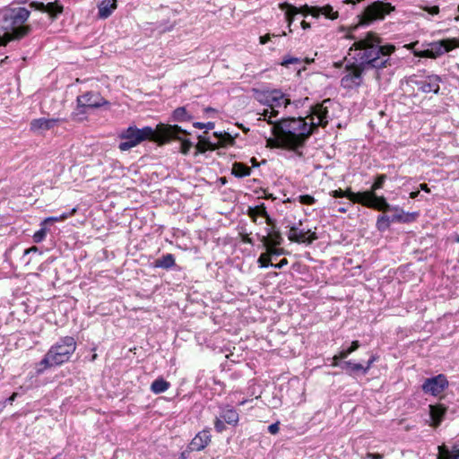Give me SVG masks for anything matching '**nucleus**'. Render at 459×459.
<instances>
[{
  "label": "nucleus",
  "instance_id": "f257e3e1",
  "mask_svg": "<svg viewBox=\"0 0 459 459\" xmlns=\"http://www.w3.org/2000/svg\"><path fill=\"white\" fill-rule=\"evenodd\" d=\"M395 46L390 43L383 44V39L374 31L367 32L363 39L356 40L349 49L360 50L359 64L347 65V74L341 79L342 88L351 90L362 84V74L367 66L377 70L384 69L392 65L390 56L395 52Z\"/></svg>",
  "mask_w": 459,
  "mask_h": 459
},
{
  "label": "nucleus",
  "instance_id": "f03ea898",
  "mask_svg": "<svg viewBox=\"0 0 459 459\" xmlns=\"http://www.w3.org/2000/svg\"><path fill=\"white\" fill-rule=\"evenodd\" d=\"M76 341L73 336L60 338L37 364V373L41 374L49 368L61 366L68 362L76 351Z\"/></svg>",
  "mask_w": 459,
  "mask_h": 459
},
{
  "label": "nucleus",
  "instance_id": "7ed1b4c3",
  "mask_svg": "<svg viewBox=\"0 0 459 459\" xmlns=\"http://www.w3.org/2000/svg\"><path fill=\"white\" fill-rule=\"evenodd\" d=\"M118 137L122 140L118 144V149L121 152L129 151L146 140L156 143L159 146H162V143L166 141L163 138L161 140V137L159 136V124L155 129L151 126L139 129L135 126H130L124 129Z\"/></svg>",
  "mask_w": 459,
  "mask_h": 459
},
{
  "label": "nucleus",
  "instance_id": "20e7f679",
  "mask_svg": "<svg viewBox=\"0 0 459 459\" xmlns=\"http://www.w3.org/2000/svg\"><path fill=\"white\" fill-rule=\"evenodd\" d=\"M274 126L283 139L287 141L290 151L297 152L299 149L304 147L303 130L307 126L306 118H283L275 123Z\"/></svg>",
  "mask_w": 459,
  "mask_h": 459
},
{
  "label": "nucleus",
  "instance_id": "39448f33",
  "mask_svg": "<svg viewBox=\"0 0 459 459\" xmlns=\"http://www.w3.org/2000/svg\"><path fill=\"white\" fill-rule=\"evenodd\" d=\"M190 134L188 131L183 129L178 125L159 123V136L161 137V139H166L162 145L172 141L179 142V152L183 155H188L194 146L193 142L187 138Z\"/></svg>",
  "mask_w": 459,
  "mask_h": 459
},
{
  "label": "nucleus",
  "instance_id": "423d86ee",
  "mask_svg": "<svg viewBox=\"0 0 459 459\" xmlns=\"http://www.w3.org/2000/svg\"><path fill=\"white\" fill-rule=\"evenodd\" d=\"M394 10L395 7L391 3L375 1L368 4L363 12L357 16L359 22L354 29H358L359 26H368L376 21H382Z\"/></svg>",
  "mask_w": 459,
  "mask_h": 459
},
{
  "label": "nucleus",
  "instance_id": "0eeeda50",
  "mask_svg": "<svg viewBox=\"0 0 459 459\" xmlns=\"http://www.w3.org/2000/svg\"><path fill=\"white\" fill-rule=\"evenodd\" d=\"M459 47V40L455 38L446 39L430 43V48L425 50H413L417 57L436 59L446 52H450Z\"/></svg>",
  "mask_w": 459,
  "mask_h": 459
},
{
  "label": "nucleus",
  "instance_id": "6e6552de",
  "mask_svg": "<svg viewBox=\"0 0 459 459\" xmlns=\"http://www.w3.org/2000/svg\"><path fill=\"white\" fill-rule=\"evenodd\" d=\"M76 101V111L72 114L74 119H76V117L79 115L85 114L86 109L88 108H98L108 104L100 93L96 91H87L84 94L78 96Z\"/></svg>",
  "mask_w": 459,
  "mask_h": 459
},
{
  "label": "nucleus",
  "instance_id": "1a4fd4ad",
  "mask_svg": "<svg viewBox=\"0 0 459 459\" xmlns=\"http://www.w3.org/2000/svg\"><path fill=\"white\" fill-rule=\"evenodd\" d=\"M30 14V12L24 7L9 9L4 15V21L7 23L6 29L24 24Z\"/></svg>",
  "mask_w": 459,
  "mask_h": 459
},
{
  "label": "nucleus",
  "instance_id": "9d476101",
  "mask_svg": "<svg viewBox=\"0 0 459 459\" xmlns=\"http://www.w3.org/2000/svg\"><path fill=\"white\" fill-rule=\"evenodd\" d=\"M317 238L318 236L316 231H312L311 230H300L296 225L290 227L288 239L290 242L311 245Z\"/></svg>",
  "mask_w": 459,
  "mask_h": 459
},
{
  "label": "nucleus",
  "instance_id": "9b49d317",
  "mask_svg": "<svg viewBox=\"0 0 459 459\" xmlns=\"http://www.w3.org/2000/svg\"><path fill=\"white\" fill-rule=\"evenodd\" d=\"M448 386V381L445 375L439 374L436 377L427 378L423 385L422 390L425 394H430L434 396L439 395Z\"/></svg>",
  "mask_w": 459,
  "mask_h": 459
},
{
  "label": "nucleus",
  "instance_id": "f8f14e48",
  "mask_svg": "<svg viewBox=\"0 0 459 459\" xmlns=\"http://www.w3.org/2000/svg\"><path fill=\"white\" fill-rule=\"evenodd\" d=\"M362 206L383 212H388L392 209L384 195H377L372 191H366V196L363 200Z\"/></svg>",
  "mask_w": 459,
  "mask_h": 459
},
{
  "label": "nucleus",
  "instance_id": "ddd939ff",
  "mask_svg": "<svg viewBox=\"0 0 459 459\" xmlns=\"http://www.w3.org/2000/svg\"><path fill=\"white\" fill-rule=\"evenodd\" d=\"M331 103L330 99L324 100L321 103H317L311 107L310 115L307 117H310L311 120H314L315 117L318 119L317 125H321V127L325 128L329 123L328 121V107L326 104Z\"/></svg>",
  "mask_w": 459,
  "mask_h": 459
},
{
  "label": "nucleus",
  "instance_id": "4468645a",
  "mask_svg": "<svg viewBox=\"0 0 459 459\" xmlns=\"http://www.w3.org/2000/svg\"><path fill=\"white\" fill-rule=\"evenodd\" d=\"M448 407L444 403H437L429 405L430 422L429 425L434 429L438 428L445 420Z\"/></svg>",
  "mask_w": 459,
  "mask_h": 459
},
{
  "label": "nucleus",
  "instance_id": "2eb2a0df",
  "mask_svg": "<svg viewBox=\"0 0 459 459\" xmlns=\"http://www.w3.org/2000/svg\"><path fill=\"white\" fill-rule=\"evenodd\" d=\"M11 32H5L4 35H0V46L5 47L12 40H19L30 32V27L29 25H20L17 27L10 28Z\"/></svg>",
  "mask_w": 459,
  "mask_h": 459
},
{
  "label": "nucleus",
  "instance_id": "dca6fc26",
  "mask_svg": "<svg viewBox=\"0 0 459 459\" xmlns=\"http://www.w3.org/2000/svg\"><path fill=\"white\" fill-rule=\"evenodd\" d=\"M65 121L64 118L40 117L32 119L30 123V130L33 133L47 131L54 128L58 123Z\"/></svg>",
  "mask_w": 459,
  "mask_h": 459
},
{
  "label": "nucleus",
  "instance_id": "f3484780",
  "mask_svg": "<svg viewBox=\"0 0 459 459\" xmlns=\"http://www.w3.org/2000/svg\"><path fill=\"white\" fill-rule=\"evenodd\" d=\"M441 78L438 75L432 74L427 76L424 80L416 82L418 90L424 93H437L439 91V83Z\"/></svg>",
  "mask_w": 459,
  "mask_h": 459
},
{
  "label": "nucleus",
  "instance_id": "a211bd4d",
  "mask_svg": "<svg viewBox=\"0 0 459 459\" xmlns=\"http://www.w3.org/2000/svg\"><path fill=\"white\" fill-rule=\"evenodd\" d=\"M211 442V435L209 430L198 432L190 442L188 448L190 451H201L204 449Z\"/></svg>",
  "mask_w": 459,
  "mask_h": 459
},
{
  "label": "nucleus",
  "instance_id": "6ab92c4d",
  "mask_svg": "<svg viewBox=\"0 0 459 459\" xmlns=\"http://www.w3.org/2000/svg\"><path fill=\"white\" fill-rule=\"evenodd\" d=\"M266 104L272 109L281 106L286 108L290 104V100L281 91H273L266 96Z\"/></svg>",
  "mask_w": 459,
  "mask_h": 459
},
{
  "label": "nucleus",
  "instance_id": "aec40b11",
  "mask_svg": "<svg viewBox=\"0 0 459 459\" xmlns=\"http://www.w3.org/2000/svg\"><path fill=\"white\" fill-rule=\"evenodd\" d=\"M267 234L265 236H261L260 241L262 242L264 247H269L270 245H281L283 242V238L279 230L267 229Z\"/></svg>",
  "mask_w": 459,
  "mask_h": 459
},
{
  "label": "nucleus",
  "instance_id": "412c9836",
  "mask_svg": "<svg viewBox=\"0 0 459 459\" xmlns=\"http://www.w3.org/2000/svg\"><path fill=\"white\" fill-rule=\"evenodd\" d=\"M391 210L395 212L391 216V220H393V222L409 223L414 221L418 217L417 212H405L403 209L399 208L398 206L393 207Z\"/></svg>",
  "mask_w": 459,
  "mask_h": 459
},
{
  "label": "nucleus",
  "instance_id": "4be33fe9",
  "mask_svg": "<svg viewBox=\"0 0 459 459\" xmlns=\"http://www.w3.org/2000/svg\"><path fill=\"white\" fill-rule=\"evenodd\" d=\"M117 7V0H102L98 5V17L100 19L108 18Z\"/></svg>",
  "mask_w": 459,
  "mask_h": 459
},
{
  "label": "nucleus",
  "instance_id": "5701e85b",
  "mask_svg": "<svg viewBox=\"0 0 459 459\" xmlns=\"http://www.w3.org/2000/svg\"><path fill=\"white\" fill-rule=\"evenodd\" d=\"M279 7L281 10H284L285 8H291L296 13V14L301 13L304 16L311 15L314 18H317V6H310L308 4H304L298 8L289 3H282L280 4Z\"/></svg>",
  "mask_w": 459,
  "mask_h": 459
},
{
  "label": "nucleus",
  "instance_id": "b1692460",
  "mask_svg": "<svg viewBox=\"0 0 459 459\" xmlns=\"http://www.w3.org/2000/svg\"><path fill=\"white\" fill-rule=\"evenodd\" d=\"M272 134L273 137L267 139V147L286 149L290 151V145L287 143V141L283 139V137L281 135V134L278 132L275 126L272 127Z\"/></svg>",
  "mask_w": 459,
  "mask_h": 459
},
{
  "label": "nucleus",
  "instance_id": "393cba45",
  "mask_svg": "<svg viewBox=\"0 0 459 459\" xmlns=\"http://www.w3.org/2000/svg\"><path fill=\"white\" fill-rule=\"evenodd\" d=\"M220 417L229 425L237 426L239 421L238 411L231 406L226 405L221 411Z\"/></svg>",
  "mask_w": 459,
  "mask_h": 459
},
{
  "label": "nucleus",
  "instance_id": "a878e982",
  "mask_svg": "<svg viewBox=\"0 0 459 459\" xmlns=\"http://www.w3.org/2000/svg\"><path fill=\"white\" fill-rule=\"evenodd\" d=\"M198 143H196L195 156L199 154H203L207 151H215L218 149V145L216 143H212L208 138H205L202 135L198 136Z\"/></svg>",
  "mask_w": 459,
  "mask_h": 459
},
{
  "label": "nucleus",
  "instance_id": "bb28decb",
  "mask_svg": "<svg viewBox=\"0 0 459 459\" xmlns=\"http://www.w3.org/2000/svg\"><path fill=\"white\" fill-rule=\"evenodd\" d=\"M194 118L190 111L186 106L175 108L171 113V120L174 122H190Z\"/></svg>",
  "mask_w": 459,
  "mask_h": 459
},
{
  "label": "nucleus",
  "instance_id": "cd10ccee",
  "mask_svg": "<svg viewBox=\"0 0 459 459\" xmlns=\"http://www.w3.org/2000/svg\"><path fill=\"white\" fill-rule=\"evenodd\" d=\"M176 264L175 256L172 254L163 255L160 258L154 261L153 266L155 268H162L169 270Z\"/></svg>",
  "mask_w": 459,
  "mask_h": 459
},
{
  "label": "nucleus",
  "instance_id": "c85d7f7f",
  "mask_svg": "<svg viewBox=\"0 0 459 459\" xmlns=\"http://www.w3.org/2000/svg\"><path fill=\"white\" fill-rule=\"evenodd\" d=\"M213 135L219 139V142L216 143L218 149L233 146L235 144V138L227 132H214Z\"/></svg>",
  "mask_w": 459,
  "mask_h": 459
},
{
  "label": "nucleus",
  "instance_id": "c756f323",
  "mask_svg": "<svg viewBox=\"0 0 459 459\" xmlns=\"http://www.w3.org/2000/svg\"><path fill=\"white\" fill-rule=\"evenodd\" d=\"M247 214L249 216V218L252 220L254 223H256L257 218L259 216L264 217L267 216V211L265 204L263 203L259 205H256L255 207H248Z\"/></svg>",
  "mask_w": 459,
  "mask_h": 459
},
{
  "label": "nucleus",
  "instance_id": "7c9ffc66",
  "mask_svg": "<svg viewBox=\"0 0 459 459\" xmlns=\"http://www.w3.org/2000/svg\"><path fill=\"white\" fill-rule=\"evenodd\" d=\"M170 387V383L160 377L156 378L151 385V391L155 394L166 392Z\"/></svg>",
  "mask_w": 459,
  "mask_h": 459
},
{
  "label": "nucleus",
  "instance_id": "2f4dec72",
  "mask_svg": "<svg viewBox=\"0 0 459 459\" xmlns=\"http://www.w3.org/2000/svg\"><path fill=\"white\" fill-rule=\"evenodd\" d=\"M251 168L242 162H234L231 169V174L236 178H244L251 174Z\"/></svg>",
  "mask_w": 459,
  "mask_h": 459
},
{
  "label": "nucleus",
  "instance_id": "473e14b6",
  "mask_svg": "<svg viewBox=\"0 0 459 459\" xmlns=\"http://www.w3.org/2000/svg\"><path fill=\"white\" fill-rule=\"evenodd\" d=\"M437 459H459V448L454 447L449 450L446 446H438Z\"/></svg>",
  "mask_w": 459,
  "mask_h": 459
},
{
  "label": "nucleus",
  "instance_id": "72a5a7b5",
  "mask_svg": "<svg viewBox=\"0 0 459 459\" xmlns=\"http://www.w3.org/2000/svg\"><path fill=\"white\" fill-rule=\"evenodd\" d=\"M317 18L320 15H324L325 18L330 20H336L339 17V13L333 11V8L330 4H325L322 7L317 6Z\"/></svg>",
  "mask_w": 459,
  "mask_h": 459
},
{
  "label": "nucleus",
  "instance_id": "f704fd0d",
  "mask_svg": "<svg viewBox=\"0 0 459 459\" xmlns=\"http://www.w3.org/2000/svg\"><path fill=\"white\" fill-rule=\"evenodd\" d=\"M344 197L348 198L353 204H359L362 205L363 200L366 196V191L354 193L351 188L343 190Z\"/></svg>",
  "mask_w": 459,
  "mask_h": 459
},
{
  "label": "nucleus",
  "instance_id": "c9c22d12",
  "mask_svg": "<svg viewBox=\"0 0 459 459\" xmlns=\"http://www.w3.org/2000/svg\"><path fill=\"white\" fill-rule=\"evenodd\" d=\"M46 7V13H48L52 19L56 18L57 15L61 14L64 11L63 5L59 4L57 2L48 3Z\"/></svg>",
  "mask_w": 459,
  "mask_h": 459
},
{
  "label": "nucleus",
  "instance_id": "e433bc0d",
  "mask_svg": "<svg viewBox=\"0 0 459 459\" xmlns=\"http://www.w3.org/2000/svg\"><path fill=\"white\" fill-rule=\"evenodd\" d=\"M392 222L391 216L382 214L377 216L376 227L379 231H385L389 229Z\"/></svg>",
  "mask_w": 459,
  "mask_h": 459
},
{
  "label": "nucleus",
  "instance_id": "4c0bfd02",
  "mask_svg": "<svg viewBox=\"0 0 459 459\" xmlns=\"http://www.w3.org/2000/svg\"><path fill=\"white\" fill-rule=\"evenodd\" d=\"M77 212V207H74L73 208L70 212H64L62 213L60 216L58 217H48L47 219H45L43 221H42V225L43 224H47L48 222H56V221H63L72 216H74L75 213Z\"/></svg>",
  "mask_w": 459,
  "mask_h": 459
},
{
  "label": "nucleus",
  "instance_id": "58836bf2",
  "mask_svg": "<svg viewBox=\"0 0 459 459\" xmlns=\"http://www.w3.org/2000/svg\"><path fill=\"white\" fill-rule=\"evenodd\" d=\"M387 179V176L385 174H377L375 178V180L368 191H372L376 193L377 190L382 189Z\"/></svg>",
  "mask_w": 459,
  "mask_h": 459
},
{
  "label": "nucleus",
  "instance_id": "ea45409f",
  "mask_svg": "<svg viewBox=\"0 0 459 459\" xmlns=\"http://www.w3.org/2000/svg\"><path fill=\"white\" fill-rule=\"evenodd\" d=\"M321 125H317V122L311 121L310 125H307V128L303 130L304 146L306 145L308 138L314 134Z\"/></svg>",
  "mask_w": 459,
  "mask_h": 459
},
{
  "label": "nucleus",
  "instance_id": "a19ab883",
  "mask_svg": "<svg viewBox=\"0 0 459 459\" xmlns=\"http://www.w3.org/2000/svg\"><path fill=\"white\" fill-rule=\"evenodd\" d=\"M257 263L260 267L266 268L268 266H272V256L269 251L266 249L264 253H262L258 257Z\"/></svg>",
  "mask_w": 459,
  "mask_h": 459
},
{
  "label": "nucleus",
  "instance_id": "79ce46f5",
  "mask_svg": "<svg viewBox=\"0 0 459 459\" xmlns=\"http://www.w3.org/2000/svg\"><path fill=\"white\" fill-rule=\"evenodd\" d=\"M359 346L360 344L359 341H353L348 349L342 350L339 352V357L346 359L350 354L357 351Z\"/></svg>",
  "mask_w": 459,
  "mask_h": 459
},
{
  "label": "nucleus",
  "instance_id": "37998d69",
  "mask_svg": "<svg viewBox=\"0 0 459 459\" xmlns=\"http://www.w3.org/2000/svg\"><path fill=\"white\" fill-rule=\"evenodd\" d=\"M48 229L46 228V224H41V229L37 230L33 235V241L35 243H40L42 242L47 236Z\"/></svg>",
  "mask_w": 459,
  "mask_h": 459
},
{
  "label": "nucleus",
  "instance_id": "c03bdc74",
  "mask_svg": "<svg viewBox=\"0 0 459 459\" xmlns=\"http://www.w3.org/2000/svg\"><path fill=\"white\" fill-rule=\"evenodd\" d=\"M280 246L281 245H270L264 247L269 251L272 257L274 255H286L288 252L283 247H280Z\"/></svg>",
  "mask_w": 459,
  "mask_h": 459
},
{
  "label": "nucleus",
  "instance_id": "a18cd8bd",
  "mask_svg": "<svg viewBox=\"0 0 459 459\" xmlns=\"http://www.w3.org/2000/svg\"><path fill=\"white\" fill-rule=\"evenodd\" d=\"M285 20L288 23L289 31L292 32L291 25L294 22V17L296 15V13L291 8H285Z\"/></svg>",
  "mask_w": 459,
  "mask_h": 459
},
{
  "label": "nucleus",
  "instance_id": "49530a36",
  "mask_svg": "<svg viewBox=\"0 0 459 459\" xmlns=\"http://www.w3.org/2000/svg\"><path fill=\"white\" fill-rule=\"evenodd\" d=\"M343 368H350L351 372L362 370L364 366L360 363H352L351 360L344 361L342 364Z\"/></svg>",
  "mask_w": 459,
  "mask_h": 459
},
{
  "label": "nucleus",
  "instance_id": "de8ad7c7",
  "mask_svg": "<svg viewBox=\"0 0 459 459\" xmlns=\"http://www.w3.org/2000/svg\"><path fill=\"white\" fill-rule=\"evenodd\" d=\"M300 63H301L300 58L287 56L282 58L280 65L282 66L288 67L290 65L300 64Z\"/></svg>",
  "mask_w": 459,
  "mask_h": 459
},
{
  "label": "nucleus",
  "instance_id": "09e8293b",
  "mask_svg": "<svg viewBox=\"0 0 459 459\" xmlns=\"http://www.w3.org/2000/svg\"><path fill=\"white\" fill-rule=\"evenodd\" d=\"M299 202L304 205H312L316 204V200L310 195H301L299 196Z\"/></svg>",
  "mask_w": 459,
  "mask_h": 459
},
{
  "label": "nucleus",
  "instance_id": "8fccbe9b",
  "mask_svg": "<svg viewBox=\"0 0 459 459\" xmlns=\"http://www.w3.org/2000/svg\"><path fill=\"white\" fill-rule=\"evenodd\" d=\"M214 429L218 433H222L226 429L225 421L221 417L215 418Z\"/></svg>",
  "mask_w": 459,
  "mask_h": 459
},
{
  "label": "nucleus",
  "instance_id": "3c124183",
  "mask_svg": "<svg viewBox=\"0 0 459 459\" xmlns=\"http://www.w3.org/2000/svg\"><path fill=\"white\" fill-rule=\"evenodd\" d=\"M255 193L256 194L262 193V195L259 196L260 198H264L266 200H275L276 199L273 194L267 193V190L264 188H260L259 190H256Z\"/></svg>",
  "mask_w": 459,
  "mask_h": 459
},
{
  "label": "nucleus",
  "instance_id": "603ef678",
  "mask_svg": "<svg viewBox=\"0 0 459 459\" xmlns=\"http://www.w3.org/2000/svg\"><path fill=\"white\" fill-rule=\"evenodd\" d=\"M279 112L276 109V108H273V109H269V119L267 120V123L270 125H273L274 126L275 123H278V121H273V117H276L278 116Z\"/></svg>",
  "mask_w": 459,
  "mask_h": 459
},
{
  "label": "nucleus",
  "instance_id": "864d4df0",
  "mask_svg": "<svg viewBox=\"0 0 459 459\" xmlns=\"http://www.w3.org/2000/svg\"><path fill=\"white\" fill-rule=\"evenodd\" d=\"M30 6L35 8L38 11L46 13V4L42 2H31Z\"/></svg>",
  "mask_w": 459,
  "mask_h": 459
},
{
  "label": "nucleus",
  "instance_id": "5fc2aeb1",
  "mask_svg": "<svg viewBox=\"0 0 459 459\" xmlns=\"http://www.w3.org/2000/svg\"><path fill=\"white\" fill-rule=\"evenodd\" d=\"M265 219L266 224L269 226L268 229H273L278 230L276 226V221L273 218L270 217V215L267 213V216L264 217Z\"/></svg>",
  "mask_w": 459,
  "mask_h": 459
},
{
  "label": "nucleus",
  "instance_id": "6e6d98bb",
  "mask_svg": "<svg viewBox=\"0 0 459 459\" xmlns=\"http://www.w3.org/2000/svg\"><path fill=\"white\" fill-rule=\"evenodd\" d=\"M280 422L277 421L275 423H273L271 424L269 427H268V431L272 434V435H275L279 432L280 430Z\"/></svg>",
  "mask_w": 459,
  "mask_h": 459
},
{
  "label": "nucleus",
  "instance_id": "4d7b16f0",
  "mask_svg": "<svg viewBox=\"0 0 459 459\" xmlns=\"http://www.w3.org/2000/svg\"><path fill=\"white\" fill-rule=\"evenodd\" d=\"M241 241L245 244L253 245V239L249 237L247 233H240Z\"/></svg>",
  "mask_w": 459,
  "mask_h": 459
},
{
  "label": "nucleus",
  "instance_id": "13d9d810",
  "mask_svg": "<svg viewBox=\"0 0 459 459\" xmlns=\"http://www.w3.org/2000/svg\"><path fill=\"white\" fill-rule=\"evenodd\" d=\"M366 458L368 459H383L384 458V455L383 454H379V453H367L366 454Z\"/></svg>",
  "mask_w": 459,
  "mask_h": 459
},
{
  "label": "nucleus",
  "instance_id": "bf43d9fd",
  "mask_svg": "<svg viewBox=\"0 0 459 459\" xmlns=\"http://www.w3.org/2000/svg\"><path fill=\"white\" fill-rule=\"evenodd\" d=\"M331 195L334 198H342V197H344V193H343V190L342 188L333 190Z\"/></svg>",
  "mask_w": 459,
  "mask_h": 459
},
{
  "label": "nucleus",
  "instance_id": "052dcab7",
  "mask_svg": "<svg viewBox=\"0 0 459 459\" xmlns=\"http://www.w3.org/2000/svg\"><path fill=\"white\" fill-rule=\"evenodd\" d=\"M288 264H289L288 259L287 258H283L278 264H273L272 266H273V267H275L277 269H281L283 266L287 265Z\"/></svg>",
  "mask_w": 459,
  "mask_h": 459
},
{
  "label": "nucleus",
  "instance_id": "680f3d73",
  "mask_svg": "<svg viewBox=\"0 0 459 459\" xmlns=\"http://www.w3.org/2000/svg\"><path fill=\"white\" fill-rule=\"evenodd\" d=\"M341 359H344V358H341L339 357V353L334 355L333 358H332V364L331 366L332 367H338L339 366V361Z\"/></svg>",
  "mask_w": 459,
  "mask_h": 459
},
{
  "label": "nucleus",
  "instance_id": "e2e57ef3",
  "mask_svg": "<svg viewBox=\"0 0 459 459\" xmlns=\"http://www.w3.org/2000/svg\"><path fill=\"white\" fill-rule=\"evenodd\" d=\"M270 40H271V34H269V33H267V34H265L264 36H261L260 39H259V42L262 45L266 44Z\"/></svg>",
  "mask_w": 459,
  "mask_h": 459
},
{
  "label": "nucleus",
  "instance_id": "0e129e2a",
  "mask_svg": "<svg viewBox=\"0 0 459 459\" xmlns=\"http://www.w3.org/2000/svg\"><path fill=\"white\" fill-rule=\"evenodd\" d=\"M429 13L431 15H437L439 13V7L437 5H434L428 8Z\"/></svg>",
  "mask_w": 459,
  "mask_h": 459
},
{
  "label": "nucleus",
  "instance_id": "69168bd1",
  "mask_svg": "<svg viewBox=\"0 0 459 459\" xmlns=\"http://www.w3.org/2000/svg\"><path fill=\"white\" fill-rule=\"evenodd\" d=\"M355 25L349 28V32L348 34L345 36L346 39H355V36L352 34V31H354L356 29H354Z\"/></svg>",
  "mask_w": 459,
  "mask_h": 459
},
{
  "label": "nucleus",
  "instance_id": "338daca9",
  "mask_svg": "<svg viewBox=\"0 0 459 459\" xmlns=\"http://www.w3.org/2000/svg\"><path fill=\"white\" fill-rule=\"evenodd\" d=\"M420 190H422L426 193H430V188L428 186V185L426 183L420 184Z\"/></svg>",
  "mask_w": 459,
  "mask_h": 459
},
{
  "label": "nucleus",
  "instance_id": "774afa93",
  "mask_svg": "<svg viewBox=\"0 0 459 459\" xmlns=\"http://www.w3.org/2000/svg\"><path fill=\"white\" fill-rule=\"evenodd\" d=\"M193 126L197 129H204V123L203 122H194Z\"/></svg>",
  "mask_w": 459,
  "mask_h": 459
}]
</instances>
